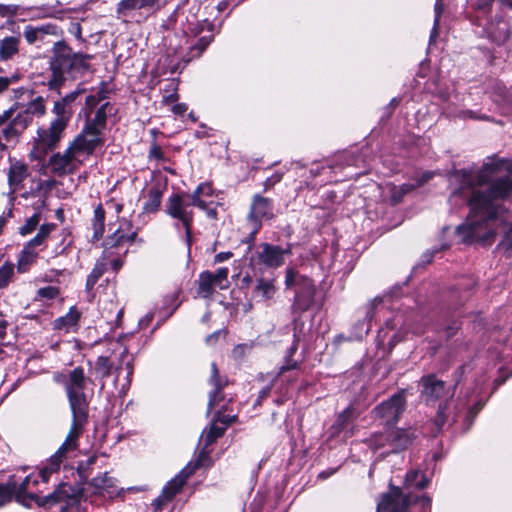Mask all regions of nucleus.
<instances>
[{"instance_id":"1","label":"nucleus","mask_w":512,"mask_h":512,"mask_svg":"<svg viewBox=\"0 0 512 512\" xmlns=\"http://www.w3.org/2000/svg\"><path fill=\"white\" fill-rule=\"evenodd\" d=\"M448 180L452 188L450 206L470 209L467 221L456 228V234L465 244H491L498 225L507 224L499 201L512 197V161L493 158L481 168L455 169L448 174Z\"/></svg>"},{"instance_id":"2","label":"nucleus","mask_w":512,"mask_h":512,"mask_svg":"<svg viewBox=\"0 0 512 512\" xmlns=\"http://www.w3.org/2000/svg\"><path fill=\"white\" fill-rule=\"evenodd\" d=\"M91 58L88 54L73 51L64 40L56 41L48 60L49 74L43 84L60 95L67 81H74L89 70Z\"/></svg>"},{"instance_id":"3","label":"nucleus","mask_w":512,"mask_h":512,"mask_svg":"<svg viewBox=\"0 0 512 512\" xmlns=\"http://www.w3.org/2000/svg\"><path fill=\"white\" fill-rule=\"evenodd\" d=\"M77 447L64 441L58 450L47 460L45 466L38 474L27 475L20 484L16 483L15 499L17 502L27 505L26 500L34 501L40 506H49L62 501L65 497L60 489L41 497L37 493L30 492L32 487L39 484L40 481L48 482L52 473L57 472L66 457V453L75 450Z\"/></svg>"},{"instance_id":"4","label":"nucleus","mask_w":512,"mask_h":512,"mask_svg":"<svg viewBox=\"0 0 512 512\" xmlns=\"http://www.w3.org/2000/svg\"><path fill=\"white\" fill-rule=\"evenodd\" d=\"M45 113V99L42 96L31 97L25 105L14 103L0 114V128L4 140L7 143H17L34 119L43 117Z\"/></svg>"},{"instance_id":"5","label":"nucleus","mask_w":512,"mask_h":512,"mask_svg":"<svg viewBox=\"0 0 512 512\" xmlns=\"http://www.w3.org/2000/svg\"><path fill=\"white\" fill-rule=\"evenodd\" d=\"M86 383L87 378L84 369L76 367L70 371L65 384L67 398L73 415L72 425L65 441H69L70 444L76 447L80 429L86 423L88 417V401L84 393Z\"/></svg>"},{"instance_id":"6","label":"nucleus","mask_w":512,"mask_h":512,"mask_svg":"<svg viewBox=\"0 0 512 512\" xmlns=\"http://www.w3.org/2000/svg\"><path fill=\"white\" fill-rule=\"evenodd\" d=\"M421 397L427 405L434 406L438 403V411L434 423L437 431H440L448 420L447 405L454 397L456 384L447 385L435 374H428L421 377L419 381Z\"/></svg>"},{"instance_id":"7","label":"nucleus","mask_w":512,"mask_h":512,"mask_svg":"<svg viewBox=\"0 0 512 512\" xmlns=\"http://www.w3.org/2000/svg\"><path fill=\"white\" fill-rule=\"evenodd\" d=\"M137 236L136 231H132V223L125 219L120 221L118 228H116L111 234L107 236V238L103 242L104 246V256L97 260L95 263L91 273L88 275L86 279L85 290L87 293L92 292L95 284L104 274L107 269V255H111L110 252L113 248H124L123 255H126L128 252L127 244H132L135 241Z\"/></svg>"},{"instance_id":"8","label":"nucleus","mask_w":512,"mask_h":512,"mask_svg":"<svg viewBox=\"0 0 512 512\" xmlns=\"http://www.w3.org/2000/svg\"><path fill=\"white\" fill-rule=\"evenodd\" d=\"M193 206L196 205L192 203L191 195L174 192L167 198L164 209L165 213L176 221L174 227L177 230L180 228L185 230V242L188 250H190L192 240Z\"/></svg>"},{"instance_id":"9","label":"nucleus","mask_w":512,"mask_h":512,"mask_svg":"<svg viewBox=\"0 0 512 512\" xmlns=\"http://www.w3.org/2000/svg\"><path fill=\"white\" fill-rule=\"evenodd\" d=\"M284 284L287 290L293 289L295 293L291 306L292 313L301 314L312 307L316 288L311 278L300 274L294 268H287Z\"/></svg>"},{"instance_id":"10","label":"nucleus","mask_w":512,"mask_h":512,"mask_svg":"<svg viewBox=\"0 0 512 512\" xmlns=\"http://www.w3.org/2000/svg\"><path fill=\"white\" fill-rule=\"evenodd\" d=\"M432 500L427 495L414 499L402 493L399 487L390 485V490L383 493L377 502V512H410V508L420 507V512H431Z\"/></svg>"},{"instance_id":"11","label":"nucleus","mask_w":512,"mask_h":512,"mask_svg":"<svg viewBox=\"0 0 512 512\" xmlns=\"http://www.w3.org/2000/svg\"><path fill=\"white\" fill-rule=\"evenodd\" d=\"M165 5L164 0H120L116 5V18L125 23L141 24Z\"/></svg>"},{"instance_id":"12","label":"nucleus","mask_w":512,"mask_h":512,"mask_svg":"<svg viewBox=\"0 0 512 512\" xmlns=\"http://www.w3.org/2000/svg\"><path fill=\"white\" fill-rule=\"evenodd\" d=\"M211 24L204 20L200 22L196 19L195 15L185 16L178 6L174 12L163 22L162 27L166 30L180 29L183 34V39L175 46L170 44V49L174 53L177 52L178 48L182 46V43H187L186 37L193 36L197 37L205 28L210 31Z\"/></svg>"},{"instance_id":"13","label":"nucleus","mask_w":512,"mask_h":512,"mask_svg":"<svg viewBox=\"0 0 512 512\" xmlns=\"http://www.w3.org/2000/svg\"><path fill=\"white\" fill-rule=\"evenodd\" d=\"M406 394L401 390L393 394L373 409L374 418L379 420L387 428L394 429L400 416L406 409Z\"/></svg>"},{"instance_id":"14","label":"nucleus","mask_w":512,"mask_h":512,"mask_svg":"<svg viewBox=\"0 0 512 512\" xmlns=\"http://www.w3.org/2000/svg\"><path fill=\"white\" fill-rule=\"evenodd\" d=\"M411 442L407 431L402 429L387 428L385 432L372 435L368 440V445L373 450L387 448L386 453H396L405 449Z\"/></svg>"},{"instance_id":"15","label":"nucleus","mask_w":512,"mask_h":512,"mask_svg":"<svg viewBox=\"0 0 512 512\" xmlns=\"http://www.w3.org/2000/svg\"><path fill=\"white\" fill-rule=\"evenodd\" d=\"M292 254V244L286 246L262 243L256 251L258 262L267 268L277 269L284 265L286 256Z\"/></svg>"},{"instance_id":"16","label":"nucleus","mask_w":512,"mask_h":512,"mask_svg":"<svg viewBox=\"0 0 512 512\" xmlns=\"http://www.w3.org/2000/svg\"><path fill=\"white\" fill-rule=\"evenodd\" d=\"M274 216L273 200L260 194H255L252 198L248 214V220L253 225L252 236L261 229L263 221H269Z\"/></svg>"},{"instance_id":"17","label":"nucleus","mask_w":512,"mask_h":512,"mask_svg":"<svg viewBox=\"0 0 512 512\" xmlns=\"http://www.w3.org/2000/svg\"><path fill=\"white\" fill-rule=\"evenodd\" d=\"M195 468L185 467L174 478L167 482L161 494L152 502L155 512L162 510L163 506L170 502L182 489L187 479L192 475Z\"/></svg>"},{"instance_id":"18","label":"nucleus","mask_w":512,"mask_h":512,"mask_svg":"<svg viewBox=\"0 0 512 512\" xmlns=\"http://www.w3.org/2000/svg\"><path fill=\"white\" fill-rule=\"evenodd\" d=\"M102 142V132L85 124L82 131L69 146L78 156L83 154L90 155Z\"/></svg>"},{"instance_id":"19","label":"nucleus","mask_w":512,"mask_h":512,"mask_svg":"<svg viewBox=\"0 0 512 512\" xmlns=\"http://www.w3.org/2000/svg\"><path fill=\"white\" fill-rule=\"evenodd\" d=\"M73 149L68 146L63 153H54L48 160L51 172L59 177L73 174L78 169L81 161Z\"/></svg>"},{"instance_id":"20","label":"nucleus","mask_w":512,"mask_h":512,"mask_svg":"<svg viewBox=\"0 0 512 512\" xmlns=\"http://www.w3.org/2000/svg\"><path fill=\"white\" fill-rule=\"evenodd\" d=\"M66 128L67 127L53 121H51L46 128H38L37 137L35 139L37 147L45 152L55 149L61 141Z\"/></svg>"},{"instance_id":"21","label":"nucleus","mask_w":512,"mask_h":512,"mask_svg":"<svg viewBox=\"0 0 512 512\" xmlns=\"http://www.w3.org/2000/svg\"><path fill=\"white\" fill-rule=\"evenodd\" d=\"M62 29L53 23H46L37 26L26 25L24 27L23 36L26 42L30 45L44 44L48 36L61 37Z\"/></svg>"},{"instance_id":"22","label":"nucleus","mask_w":512,"mask_h":512,"mask_svg":"<svg viewBox=\"0 0 512 512\" xmlns=\"http://www.w3.org/2000/svg\"><path fill=\"white\" fill-rule=\"evenodd\" d=\"M477 25L482 26L487 37L498 45L505 43L511 35L510 24L502 17H496L495 20L487 18L477 22Z\"/></svg>"},{"instance_id":"23","label":"nucleus","mask_w":512,"mask_h":512,"mask_svg":"<svg viewBox=\"0 0 512 512\" xmlns=\"http://www.w3.org/2000/svg\"><path fill=\"white\" fill-rule=\"evenodd\" d=\"M381 301H378L377 304H371L366 311V315L362 320L357 321L351 328L350 335L348 337H344L343 335H338L336 337L337 341H360L362 340L371 329V322L373 321L375 314L380 312Z\"/></svg>"},{"instance_id":"24","label":"nucleus","mask_w":512,"mask_h":512,"mask_svg":"<svg viewBox=\"0 0 512 512\" xmlns=\"http://www.w3.org/2000/svg\"><path fill=\"white\" fill-rule=\"evenodd\" d=\"M121 372L122 367L114 365V363L107 356H99L96 359L93 367L95 379L100 380V390L105 388V379L111 375L114 376L113 385L116 388Z\"/></svg>"},{"instance_id":"25","label":"nucleus","mask_w":512,"mask_h":512,"mask_svg":"<svg viewBox=\"0 0 512 512\" xmlns=\"http://www.w3.org/2000/svg\"><path fill=\"white\" fill-rule=\"evenodd\" d=\"M209 383L213 386V390L209 393V400L207 405V414H209L214 407L219 405L220 402L224 401V395L222 389L227 384V379L222 378L219 375V371L215 362L211 364V376Z\"/></svg>"},{"instance_id":"26","label":"nucleus","mask_w":512,"mask_h":512,"mask_svg":"<svg viewBox=\"0 0 512 512\" xmlns=\"http://www.w3.org/2000/svg\"><path fill=\"white\" fill-rule=\"evenodd\" d=\"M277 293L274 278L260 277L256 280V285L252 291V298L257 302L271 301Z\"/></svg>"},{"instance_id":"27","label":"nucleus","mask_w":512,"mask_h":512,"mask_svg":"<svg viewBox=\"0 0 512 512\" xmlns=\"http://www.w3.org/2000/svg\"><path fill=\"white\" fill-rule=\"evenodd\" d=\"M113 114H115L113 106L110 102L105 101L96 109L94 117H91V114L86 115L87 119L85 124L96 128L103 133L106 128L108 116Z\"/></svg>"},{"instance_id":"28","label":"nucleus","mask_w":512,"mask_h":512,"mask_svg":"<svg viewBox=\"0 0 512 512\" xmlns=\"http://www.w3.org/2000/svg\"><path fill=\"white\" fill-rule=\"evenodd\" d=\"M80 317L81 313L75 306H72L64 316L53 321V329L65 333L72 332L77 328Z\"/></svg>"},{"instance_id":"29","label":"nucleus","mask_w":512,"mask_h":512,"mask_svg":"<svg viewBox=\"0 0 512 512\" xmlns=\"http://www.w3.org/2000/svg\"><path fill=\"white\" fill-rule=\"evenodd\" d=\"M116 480L109 476L107 472L94 477L89 485L94 488V493L113 497L117 494Z\"/></svg>"},{"instance_id":"30","label":"nucleus","mask_w":512,"mask_h":512,"mask_svg":"<svg viewBox=\"0 0 512 512\" xmlns=\"http://www.w3.org/2000/svg\"><path fill=\"white\" fill-rule=\"evenodd\" d=\"M27 169L22 164L12 165L9 169L8 173V184L10 186V191L8 193L9 203L11 206H14L15 201V192L26 177Z\"/></svg>"},{"instance_id":"31","label":"nucleus","mask_w":512,"mask_h":512,"mask_svg":"<svg viewBox=\"0 0 512 512\" xmlns=\"http://www.w3.org/2000/svg\"><path fill=\"white\" fill-rule=\"evenodd\" d=\"M21 36L11 35L0 40V61H8L19 52Z\"/></svg>"},{"instance_id":"32","label":"nucleus","mask_w":512,"mask_h":512,"mask_svg":"<svg viewBox=\"0 0 512 512\" xmlns=\"http://www.w3.org/2000/svg\"><path fill=\"white\" fill-rule=\"evenodd\" d=\"M213 197V188L209 183H201L197 186L191 194L192 203L201 210L207 209V205L213 203L212 200L208 201L207 198Z\"/></svg>"},{"instance_id":"33","label":"nucleus","mask_w":512,"mask_h":512,"mask_svg":"<svg viewBox=\"0 0 512 512\" xmlns=\"http://www.w3.org/2000/svg\"><path fill=\"white\" fill-rule=\"evenodd\" d=\"M56 229V224L46 223L40 226L37 234L30 239L24 246L34 251L41 250L45 245L50 234Z\"/></svg>"},{"instance_id":"34","label":"nucleus","mask_w":512,"mask_h":512,"mask_svg":"<svg viewBox=\"0 0 512 512\" xmlns=\"http://www.w3.org/2000/svg\"><path fill=\"white\" fill-rule=\"evenodd\" d=\"M163 188L160 185H153L147 193V200L143 204V213H155L159 210L162 202Z\"/></svg>"},{"instance_id":"35","label":"nucleus","mask_w":512,"mask_h":512,"mask_svg":"<svg viewBox=\"0 0 512 512\" xmlns=\"http://www.w3.org/2000/svg\"><path fill=\"white\" fill-rule=\"evenodd\" d=\"M298 345H299V339L296 336V334H294L293 343L286 351V354L284 357V363L278 369V372H277L278 376L283 375L287 371L297 370L300 368L301 362L293 360V356L296 353V351L298 350Z\"/></svg>"},{"instance_id":"36","label":"nucleus","mask_w":512,"mask_h":512,"mask_svg":"<svg viewBox=\"0 0 512 512\" xmlns=\"http://www.w3.org/2000/svg\"><path fill=\"white\" fill-rule=\"evenodd\" d=\"M30 10L34 12V16L38 18H61L64 10L62 4L56 1L53 4H42L40 6L31 7Z\"/></svg>"},{"instance_id":"37","label":"nucleus","mask_w":512,"mask_h":512,"mask_svg":"<svg viewBox=\"0 0 512 512\" xmlns=\"http://www.w3.org/2000/svg\"><path fill=\"white\" fill-rule=\"evenodd\" d=\"M92 229V241H99L103 237L105 231V210L102 204H98L94 209Z\"/></svg>"},{"instance_id":"38","label":"nucleus","mask_w":512,"mask_h":512,"mask_svg":"<svg viewBox=\"0 0 512 512\" xmlns=\"http://www.w3.org/2000/svg\"><path fill=\"white\" fill-rule=\"evenodd\" d=\"M52 113L54 118L51 121L67 127L74 114V110L57 100L54 102Z\"/></svg>"},{"instance_id":"39","label":"nucleus","mask_w":512,"mask_h":512,"mask_svg":"<svg viewBox=\"0 0 512 512\" xmlns=\"http://www.w3.org/2000/svg\"><path fill=\"white\" fill-rule=\"evenodd\" d=\"M430 483V479L425 473L419 470H410L405 477V486L407 488H416L422 490Z\"/></svg>"},{"instance_id":"40","label":"nucleus","mask_w":512,"mask_h":512,"mask_svg":"<svg viewBox=\"0 0 512 512\" xmlns=\"http://www.w3.org/2000/svg\"><path fill=\"white\" fill-rule=\"evenodd\" d=\"M363 153H350L345 154L339 164H337L335 167L341 166V167H349V166H355L357 168H363L362 171L359 172V174L364 173L366 171L367 165L366 161L363 158ZM355 175H358V173H355ZM348 177H353L354 174L347 175Z\"/></svg>"},{"instance_id":"41","label":"nucleus","mask_w":512,"mask_h":512,"mask_svg":"<svg viewBox=\"0 0 512 512\" xmlns=\"http://www.w3.org/2000/svg\"><path fill=\"white\" fill-rule=\"evenodd\" d=\"M494 0H469L468 4L472 10H474L477 15V21H484L488 18V15L491 12Z\"/></svg>"},{"instance_id":"42","label":"nucleus","mask_w":512,"mask_h":512,"mask_svg":"<svg viewBox=\"0 0 512 512\" xmlns=\"http://www.w3.org/2000/svg\"><path fill=\"white\" fill-rule=\"evenodd\" d=\"M37 255V251H34L24 246L21 252L19 253L17 259L18 272L25 273L28 270L29 266L35 262Z\"/></svg>"},{"instance_id":"43","label":"nucleus","mask_w":512,"mask_h":512,"mask_svg":"<svg viewBox=\"0 0 512 512\" xmlns=\"http://www.w3.org/2000/svg\"><path fill=\"white\" fill-rule=\"evenodd\" d=\"M212 41L213 35L211 34L200 37L196 43L191 44L189 47L188 58L186 61H191L192 59L200 57Z\"/></svg>"},{"instance_id":"44","label":"nucleus","mask_w":512,"mask_h":512,"mask_svg":"<svg viewBox=\"0 0 512 512\" xmlns=\"http://www.w3.org/2000/svg\"><path fill=\"white\" fill-rule=\"evenodd\" d=\"M107 98V91L100 89L94 94L87 95L85 97V115L91 114L94 109L100 106L102 101Z\"/></svg>"},{"instance_id":"45","label":"nucleus","mask_w":512,"mask_h":512,"mask_svg":"<svg viewBox=\"0 0 512 512\" xmlns=\"http://www.w3.org/2000/svg\"><path fill=\"white\" fill-rule=\"evenodd\" d=\"M199 289L198 292L203 297H210L213 293V286H215L214 281L212 279V272L204 271L199 275Z\"/></svg>"},{"instance_id":"46","label":"nucleus","mask_w":512,"mask_h":512,"mask_svg":"<svg viewBox=\"0 0 512 512\" xmlns=\"http://www.w3.org/2000/svg\"><path fill=\"white\" fill-rule=\"evenodd\" d=\"M15 275V265L11 261H5L0 266V289L8 287Z\"/></svg>"},{"instance_id":"47","label":"nucleus","mask_w":512,"mask_h":512,"mask_svg":"<svg viewBox=\"0 0 512 512\" xmlns=\"http://www.w3.org/2000/svg\"><path fill=\"white\" fill-rule=\"evenodd\" d=\"M16 481L11 477L7 483L0 484V507L10 502L15 497Z\"/></svg>"},{"instance_id":"48","label":"nucleus","mask_w":512,"mask_h":512,"mask_svg":"<svg viewBox=\"0 0 512 512\" xmlns=\"http://www.w3.org/2000/svg\"><path fill=\"white\" fill-rule=\"evenodd\" d=\"M445 113L449 116V117H454V118H459V119H473V120H485V121H489L490 118L486 115H479L477 112L473 111V110H457V111H454V110H449V108H446L445 109Z\"/></svg>"},{"instance_id":"49","label":"nucleus","mask_w":512,"mask_h":512,"mask_svg":"<svg viewBox=\"0 0 512 512\" xmlns=\"http://www.w3.org/2000/svg\"><path fill=\"white\" fill-rule=\"evenodd\" d=\"M86 92V89L83 87L82 84H78L77 87L67 93L65 96L61 97L59 101H61L63 104L70 107V109L74 110V107L79 99V97Z\"/></svg>"},{"instance_id":"50","label":"nucleus","mask_w":512,"mask_h":512,"mask_svg":"<svg viewBox=\"0 0 512 512\" xmlns=\"http://www.w3.org/2000/svg\"><path fill=\"white\" fill-rule=\"evenodd\" d=\"M228 274L229 269L226 267L218 268L215 273H212V279L214 281L215 286L221 290L228 288Z\"/></svg>"},{"instance_id":"51","label":"nucleus","mask_w":512,"mask_h":512,"mask_svg":"<svg viewBox=\"0 0 512 512\" xmlns=\"http://www.w3.org/2000/svg\"><path fill=\"white\" fill-rule=\"evenodd\" d=\"M40 222V214L34 213L31 217H29L25 223L19 228V233L22 236H26L31 234L39 225Z\"/></svg>"},{"instance_id":"52","label":"nucleus","mask_w":512,"mask_h":512,"mask_svg":"<svg viewBox=\"0 0 512 512\" xmlns=\"http://www.w3.org/2000/svg\"><path fill=\"white\" fill-rule=\"evenodd\" d=\"M225 432V427H219L213 423L205 434V447L212 444L216 439L220 438Z\"/></svg>"},{"instance_id":"53","label":"nucleus","mask_w":512,"mask_h":512,"mask_svg":"<svg viewBox=\"0 0 512 512\" xmlns=\"http://www.w3.org/2000/svg\"><path fill=\"white\" fill-rule=\"evenodd\" d=\"M225 405L222 406L220 410L215 413L214 422H220L224 424L223 427H227L228 425L234 423L237 419V415H227L224 413Z\"/></svg>"},{"instance_id":"54","label":"nucleus","mask_w":512,"mask_h":512,"mask_svg":"<svg viewBox=\"0 0 512 512\" xmlns=\"http://www.w3.org/2000/svg\"><path fill=\"white\" fill-rule=\"evenodd\" d=\"M59 295V289L55 286L42 287L37 291V296L48 300L55 299Z\"/></svg>"},{"instance_id":"55","label":"nucleus","mask_w":512,"mask_h":512,"mask_svg":"<svg viewBox=\"0 0 512 512\" xmlns=\"http://www.w3.org/2000/svg\"><path fill=\"white\" fill-rule=\"evenodd\" d=\"M20 76L18 74H13L11 76H0V93L6 91L10 85L18 82Z\"/></svg>"},{"instance_id":"56","label":"nucleus","mask_w":512,"mask_h":512,"mask_svg":"<svg viewBox=\"0 0 512 512\" xmlns=\"http://www.w3.org/2000/svg\"><path fill=\"white\" fill-rule=\"evenodd\" d=\"M498 247L505 252H512V225L509 227L508 231L505 232V235Z\"/></svg>"},{"instance_id":"57","label":"nucleus","mask_w":512,"mask_h":512,"mask_svg":"<svg viewBox=\"0 0 512 512\" xmlns=\"http://www.w3.org/2000/svg\"><path fill=\"white\" fill-rule=\"evenodd\" d=\"M149 159H155L157 161H166L167 158L165 157L161 147L157 145L156 143H153L149 150Z\"/></svg>"},{"instance_id":"58","label":"nucleus","mask_w":512,"mask_h":512,"mask_svg":"<svg viewBox=\"0 0 512 512\" xmlns=\"http://www.w3.org/2000/svg\"><path fill=\"white\" fill-rule=\"evenodd\" d=\"M282 178V172H275L273 175L268 177L263 183L264 191H268L271 188H273L277 183H279L282 180Z\"/></svg>"},{"instance_id":"59","label":"nucleus","mask_w":512,"mask_h":512,"mask_svg":"<svg viewBox=\"0 0 512 512\" xmlns=\"http://www.w3.org/2000/svg\"><path fill=\"white\" fill-rule=\"evenodd\" d=\"M20 9L19 5L15 4H0V15L1 16H15L18 14Z\"/></svg>"},{"instance_id":"60","label":"nucleus","mask_w":512,"mask_h":512,"mask_svg":"<svg viewBox=\"0 0 512 512\" xmlns=\"http://www.w3.org/2000/svg\"><path fill=\"white\" fill-rule=\"evenodd\" d=\"M34 96V91L25 87H20L17 89H13V98L14 99H30Z\"/></svg>"},{"instance_id":"61","label":"nucleus","mask_w":512,"mask_h":512,"mask_svg":"<svg viewBox=\"0 0 512 512\" xmlns=\"http://www.w3.org/2000/svg\"><path fill=\"white\" fill-rule=\"evenodd\" d=\"M352 415H353V409L351 407H347L344 411H342L338 415L337 420H336V424L339 427H344L346 422L349 421V419L352 417Z\"/></svg>"},{"instance_id":"62","label":"nucleus","mask_w":512,"mask_h":512,"mask_svg":"<svg viewBox=\"0 0 512 512\" xmlns=\"http://www.w3.org/2000/svg\"><path fill=\"white\" fill-rule=\"evenodd\" d=\"M434 176V173L431 171H424L420 174H417L414 178V182L417 185V188L427 183Z\"/></svg>"},{"instance_id":"63","label":"nucleus","mask_w":512,"mask_h":512,"mask_svg":"<svg viewBox=\"0 0 512 512\" xmlns=\"http://www.w3.org/2000/svg\"><path fill=\"white\" fill-rule=\"evenodd\" d=\"M241 3V0H220L217 3V10L219 12H224L229 6L232 8L238 6Z\"/></svg>"},{"instance_id":"64","label":"nucleus","mask_w":512,"mask_h":512,"mask_svg":"<svg viewBox=\"0 0 512 512\" xmlns=\"http://www.w3.org/2000/svg\"><path fill=\"white\" fill-rule=\"evenodd\" d=\"M13 215V206L9 203V207L3 211V213L0 215V234L3 231V227L6 225L9 218H11Z\"/></svg>"}]
</instances>
